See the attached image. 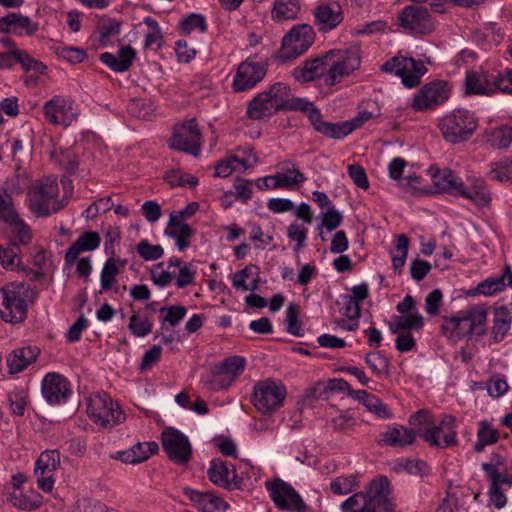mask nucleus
<instances>
[{"instance_id": "1", "label": "nucleus", "mask_w": 512, "mask_h": 512, "mask_svg": "<svg viewBox=\"0 0 512 512\" xmlns=\"http://www.w3.org/2000/svg\"><path fill=\"white\" fill-rule=\"evenodd\" d=\"M436 187L447 191L453 195L461 196L470 200L480 207L489 206L491 203V192L488 189L486 181L478 176L469 175L466 183L449 169L440 170L435 166H431L426 170Z\"/></svg>"}, {"instance_id": "2", "label": "nucleus", "mask_w": 512, "mask_h": 512, "mask_svg": "<svg viewBox=\"0 0 512 512\" xmlns=\"http://www.w3.org/2000/svg\"><path fill=\"white\" fill-rule=\"evenodd\" d=\"M36 286L14 281L0 288V317L9 324H22L38 298Z\"/></svg>"}, {"instance_id": "3", "label": "nucleus", "mask_w": 512, "mask_h": 512, "mask_svg": "<svg viewBox=\"0 0 512 512\" xmlns=\"http://www.w3.org/2000/svg\"><path fill=\"white\" fill-rule=\"evenodd\" d=\"M389 480L381 476L369 484L365 491L354 493L341 505L343 512H394L389 499Z\"/></svg>"}, {"instance_id": "4", "label": "nucleus", "mask_w": 512, "mask_h": 512, "mask_svg": "<svg viewBox=\"0 0 512 512\" xmlns=\"http://www.w3.org/2000/svg\"><path fill=\"white\" fill-rule=\"evenodd\" d=\"M418 437L436 449L456 446L458 437L455 418L443 415L439 421H435L427 410H418Z\"/></svg>"}, {"instance_id": "5", "label": "nucleus", "mask_w": 512, "mask_h": 512, "mask_svg": "<svg viewBox=\"0 0 512 512\" xmlns=\"http://www.w3.org/2000/svg\"><path fill=\"white\" fill-rule=\"evenodd\" d=\"M487 310L484 306H474L467 310L459 311L455 316L444 318L442 323L443 333L452 341L465 336L483 335Z\"/></svg>"}, {"instance_id": "6", "label": "nucleus", "mask_w": 512, "mask_h": 512, "mask_svg": "<svg viewBox=\"0 0 512 512\" xmlns=\"http://www.w3.org/2000/svg\"><path fill=\"white\" fill-rule=\"evenodd\" d=\"M58 194L59 187L56 179L48 177L36 182L28 191L30 210L37 217H47L61 211L68 200L56 199Z\"/></svg>"}, {"instance_id": "7", "label": "nucleus", "mask_w": 512, "mask_h": 512, "mask_svg": "<svg viewBox=\"0 0 512 512\" xmlns=\"http://www.w3.org/2000/svg\"><path fill=\"white\" fill-rule=\"evenodd\" d=\"M439 128L446 141L454 144L465 142L474 134L477 118L466 109H455L440 119Z\"/></svg>"}, {"instance_id": "8", "label": "nucleus", "mask_w": 512, "mask_h": 512, "mask_svg": "<svg viewBox=\"0 0 512 512\" xmlns=\"http://www.w3.org/2000/svg\"><path fill=\"white\" fill-rule=\"evenodd\" d=\"M87 414L93 423L105 429H112L126 419L119 404L105 392L95 393L88 398Z\"/></svg>"}, {"instance_id": "9", "label": "nucleus", "mask_w": 512, "mask_h": 512, "mask_svg": "<svg viewBox=\"0 0 512 512\" xmlns=\"http://www.w3.org/2000/svg\"><path fill=\"white\" fill-rule=\"evenodd\" d=\"M327 75L325 84L333 86L360 66L357 49H333L326 53Z\"/></svg>"}, {"instance_id": "10", "label": "nucleus", "mask_w": 512, "mask_h": 512, "mask_svg": "<svg viewBox=\"0 0 512 512\" xmlns=\"http://www.w3.org/2000/svg\"><path fill=\"white\" fill-rule=\"evenodd\" d=\"M287 395L284 384L273 379L257 382L253 388L252 403L263 414H270L283 405Z\"/></svg>"}, {"instance_id": "11", "label": "nucleus", "mask_w": 512, "mask_h": 512, "mask_svg": "<svg viewBox=\"0 0 512 512\" xmlns=\"http://www.w3.org/2000/svg\"><path fill=\"white\" fill-rule=\"evenodd\" d=\"M285 91V84L277 82L268 90L258 93L248 104L247 116L252 120H261L281 111Z\"/></svg>"}, {"instance_id": "12", "label": "nucleus", "mask_w": 512, "mask_h": 512, "mask_svg": "<svg viewBox=\"0 0 512 512\" xmlns=\"http://www.w3.org/2000/svg\"><path fill=\"white\" fill-rule=\"evenodd\" d=\"M315 32L308 24L294 26L282 40L280 57L284 60L294 59L303 53L313 44Z\"/></svg>"}, {"instance_id": "13", "label": "nucleus", "mask_w": 512, "mask_h": 512, "mask_svg": "<svg viewBox=\"0 0 512 512\" xmlns=\"http://www.w3.org/2000/svg\"><path fill=\"white\" fill-rule=\"evenodd\" d=\"M169 147L193 156H198L201 150V133L195 119L174 126L169 139Z\"/></svg>"}, {"instance_id": "14", "label": "nucleus", "mask_w": 512, "mask_h": 512, "mask_svg": "<svg viewBox=\"0 0 512 512\" xmlns=\"http://www.w3.org/2000/svg\"><path fill=\"white\" fill-rule=\"evenodd\" d=\"M268 63L255 58L242 61L235 72L232 88L235 92H245L254 88L266 76Z\"/></svg>"}, {"instance_id": "15", "label": "nucleus", "mask_w": 512, "mask_h": 512, "mask_svg": "<svg viewBox=\"0 0 512 512\" xmlns=\"http://www.w3.org/2000/svg\"><path fill=\"white\" fill-rule=\"evenodd\" d=\"M266 488L278 509L293 512H305L307 510L301 496L287 482L276 479L272 482H266Z\"/></svg>"}, {"instance_id": "16", "label": "nucleus", "mask_w": 512, "mask_h": 512, "mask_svg": "<svg viewBox=\"0 0 512 512\" xmlns=\"http://www.w3.org/2000/svg\"><path fill=\"white\" fill-rule=\"evenodd\" d=\"M161 443L168 458L177 464H186L190 461L192 448L189 439L179 430L166 427L161 433Z\"/></svg>"}, {"instance_id": "17", "label": "nucleus", "mask_w": 512, "mask_h": 512, "mask_svg": "<svg viewBox=\"0 0 512 512\" xmlns=\"http://www.w3.org/2000/svg\"><path fill=\"white\" fill-rule=\"evenodd\" d=\"M245 366L246 360L241 356L226 358L223 363L211 373L209 380L206 382L207 387L214 391L228 388L244 371Z\"/></svg>"}, {"instance_id": "18", "label": "nucleus", "mask_w": 512, "mask_h": 512, "mask_svg": "<svg viewBox=\"0 0 512 512\" xmlns=\"http://www.w3.org/2000/svg\"><path fill=\"white\" fill-rule=\"evenodd\" d=\"M285 93L283 95V103L281 111H301L307 114L313 128L328 137L330 122L322 119L320 110L312 103L303 98H290V87L285 84Z\"/></svg>"}, {"instance_id": "19", "label": "nucleus", "mask_w": 512, "mask_h": 512, "mask_svg": "<svg viewBox=\"0 0 512 512\" xmlns=\"http://www.w3.org/2000/svg\"><path fill=\"white\" fill-rule=\"evenodd\" d=\"M495 71L484 68L466 72L463 84L464 94L478 96H492L497 93Z\"/></svg>"}, {"instance_id": "20", "label": "nucleus", "mask_w": 512, "mask_h": 512, "mask_svg": "<svg viewBox=\"0 0 512 512\" xmlns=\"http://www.w3.org/2000/svg\"><path fill=\"white\" fill-rule=\"evenodd\" d=\"M45 119L53 125L69 126L78 116L75 102L62 96H54L43 106Z\"/></svg>"}, {"instance_id": "21", "label": "nucleus", "mask_w": 512, "mask_h": 512, "mask_svg": "<svg viewBox=\"0 0 512 512\" xmlns=\"http://www.w3.org/2000/svg\"><path fill=\"white\" fill-rule=\"evenodd\" d=\"M451 90L444 80H434L418 90V111H431L443 105L450 97Z\"/></svg>"}, {"instance_id": "22", "label": "nucleus", "mask_w": 512, "mask_h": 512, "mask_svg": "<svg viewBox=\"0 0 512 512\" xmlns=\"http://www.w3.org/2000/svg\"><path fill=\"white\" fill-rule=\"evenodd\" d=\"M207 476L213 484L226 490L240 489L242 486V479L237 475L235 466L220 458L210 462Z\"/></svg>"}, {"instance_id": "23", "label": "nucleus", "mask_w": 512, "mask_h": 512, "mask_svg": "<svg viewBox=\"0 0 512 512\" xmlns=\"http://www.w3.org/2000/svg\"><path fill=\"white\" fill-rule=\"evenodd\" d=\"M60 464V456L56 450L42 452L35 463L34 473L38 487L44 492H50L54 485L53 472Z\"/></svg>"}, {"instance_id": "24", "label": "nucleus", "mask_w": 512, "mask_h": 512, "mask_svg": "<svg viewBox=\"0 0 512 512\" xmlns=\"http://www.w3.org/2000/svg\"><path fill=\"white\" fill-rule=\"evenodd\" d=\"M381 69L400 77L406 88L416 87V60L414 58L396 55L388 59Z\"/></svg>"}, {"instance_id": "25", "label": "nucleus", "mask_w": 512, "mask_h": 512, "mask_svg": "<svg viewBox=\"0 0 512 512\" xmlns=\"http://www.w3.org/2000/svg\"><path fill=\"white\" fill-rule=\"evenodd\" d=\"M415 307V299L411 295H406L404 299L396 306L399 315H394L388 321V327L391 333L412 331L416 328V313L412 310Z\"/></svg>"}, {"instance_id": "26", "label": "nucleus", "mask_w": 512, "mask_h": 512, "mask_svg": "<svg viewBox=\"0 0 512 512\" xmlns=\"http://www.w3.org/2000/svg\"><path fill=\"white\" fill-rule=\"evenodd\" d=\"M70 393L67 379L58 373H48L42 381V394L49 404L65 401Z\"/></svg>"}, {"instance_id": "27", "label": "nucleus", "mask_w": 512, "mask_h": 512, "mask_svg": "<svg viewBox=\"0 0 512 512\" xmlns=\"http://www.w3.org/2000/svg\"><path fill=\"white\" fill-rule=\"evenodd\" d=\"M314 23L321 32H328L336 28L343 21L342 7L337 2L323 3L313 12Z\"/></svg>"}, {"instance_id": "28", "label": "nucleus", "mask_w": 512, "mask_h": 512, "mask_svg": "<svg viewBox=\"0 0 512 512\" xmlns=\"http://www.w3.org/2000/svg\"><path fill=\"white\" fill-rule=\"evenodd\" d=\"M415 439L414 429L403 425H394L379 434L377 443L381 447L403 448L414 443Z\"/></svg>"}, {"instance_id": "29", "label": "nucleus", "mask_w": 512, "mask_h": 512, "mask_svg": "<svg viewBox=\"0 0 512 512\" xmlns=\"http://www.w3.org/2000/svg\"><path fill=\"white\" fill-rule=\"evenodd\" d=\"M38 28V23L20 13L12 12L0 18V33L31 36L38 31Z\"/></svg>"}, {"instance_id": "30", "label": "nucleus", "mask_w": 512, "mask_h": 512, "mask_svg": "<svg viewBox=\"0 0 512 512\" xmlns=\"http://www.w3.org/2000/svg\"><path fill=\"white\" fill-rule=\"evenodd\" d=\"M184 494L201 512L225 511L229 508L227 502L208 491L184 488Z\"/></svg>"}, {"instance_id": "31", "label": "nucleus", "mask_w": 512, "mask_h": 512, "mask_svg": "<svg viewBox=\"0 0 512 512\" xmlns=\"http://www.w3.org/2000/svg\"><path fill=\"white\" fill-rule=\"evenodd\" d=\"M101 236L96 231L83 232L66 251L65 262L68 266L73 265L81 252L93 251L99 247Z\"/></svg>"}, {"instance_id": "32", "label": "nucleus", "mask_w": 512, "mask_h": 512, "mask_svg": "<svg viewBox=\"0 0 512 512\" xmlns=\"http://www.w3.org/2000/svg\"><path fill=\"white\" fill-rule=\"evenodd\" d=\"M375 113L361 110L357 115L349 121L331 123L329 126L328 137L334 139H341L352 133L354 130L363 126L367 121L374 118Z\"/></svg>"}, {"instance_id": "33", "label": "nucleus", "mask_w": 512, "mask_h": 512, "mask_svg": "<svg viewBox=\"0 0 512 512\" xmlns=\"http://www.w3.org/2000/svg\"><path fill=\"white\" fill-rule=\"evenodd\" d=\"M406 165L407 162L403 158H394L388 166L389 176L398 182V185L403 192L410 196H414L416 194V175L409 174L403 177L402 175Z\"/></svg>"}, {"instance_id": "34", "label": "nucleus", "mask_w": 512, "mask_h": 512, "mask_svg": "<svg viewBox=\"0 0 512 512\" xmlns=\"http://www.w3.org/2000/svg\"><path fill=\"white\" fill-rule=\"evenodd\" d=\"M39 353L40 350L36 346L15 349L7 358L9 373L16 374L26 369L36 360Z\"/></svg>"}, {"instance_id": "35", "label": "nucleus", "mask_w": 512, "mask_h": 512, "mask_svg": "<svg viewBox=\"0 0 512 512\" xmlns=\"http://www.w3.org/2000/svg\"><path fill=\"white\" fill-rule=\"evenodd\" d=\"M327 75L326 53L322 57L307 60L302 67L294 70V77L300 82H309L316 80L323 75Z\"/></svg>"}, {"instance_id": "36", "label": "nucleus", "mask_w": 512, "mask_h": 512, "mask_svg": "<svg viewBox=\"0 0 512 512\" xmlns=\"http://www.w3.org/2000/svg\"><path fill=\"white\" fill-rule=\"evenodd\" d=\"M135 58V51L130 46L122 47L117 55L109 52L100 55V61L115 72L127 71Z\"/></svg>"}, {"instance_id": "37", "label": "nucleus", "mask_w": 512, "mask_h": 512, "mask_svg": "<svg viewBox=\"0 0 512 512\" xmlns=\"http://www.w3.org/2000/svg\"><path fill=\"white\" fill-rule=\"evenodd\" d=\"M279 171L276 175V184L281 188L290 189L306 181V177L299 171L292 162L285 161L278 165Z\"/></svg>"}, {"instance_id": "38", "label": "nucleus", "mask_w": 512, "mask_h": 512, "mask_svg": "<svg viewBox=\"0 0 512 512\" xmlns=\"http://www.w3.org/2000/svg\"><path fill=\"white\" fill-rule=\"evenodd\" d=\"M5 223L8 225L10 242H16L17 245H28L32 240L30 227L19 217L16 212L14 215H7Z\"/></svg>"}, {"instance_id": "39", "label": "nucleus", "mask_w": 512, "mask_h": 512, "mask_svg": "<svg viewBox=\"0 0 512 512\" xmlns=\"http://www.w3.org/2000/svg\"><path fill=\"white\" fill-rule=\"evenodd\" d=\"M326 426L332 428L335 432H347L356 425L355 417L349 410L339 411L330 407L326 412Z\"/></svg>"}, {"instance_id": "40", "label": "nucleus", "mask_w": 512, "mask_h": 512, "mask_svg": "<svg viewBox=\"0 0 512 512\" xmlns=\"http://www.w3.org/2000/svg\"><path fill=\"white\" fill-rule=\"evenodd\" d=\"M7 501L13 507L24 511L36 510L42 505V497L35 490L13 491L9 494Z\"/></svg>"}, {"instance_id": "41", "label": "nucleus", "mask_w": 512, "mask_h": 512, "mask_svg": "<svg viewBox=\"0 0 512 512\" xmlns=\"http://www.w3.org/2000/svg\"><path fill=\"white\" fill-rule=\"evenodd\" d=\"M301 11L300 0H276L272 10V18L277 22L294 20Z\"/></svg>"}, {"instance_id": "42", "label": "nucleus", "mask_w": 512, "mask_h": 512, "mask_svg": "<svg viewBox=\"0 0 512 512\" xmlns=\"http://www.w3.org/2000/svg\"><path fill=\"white\" fill-rule=\"evenodd\" d=\"M21 250L16 242H10L7 246L0 245V264L9 271H18L21 266Z\"/></svg>"}, {"instance_id": "43", "label": "nucleus", "mask_w": 512, "mask_h": 512, "mask_svg": "<svg viewBox=\"0 0 512 512\" xmlns=\"http://www.w3.org/2000/svg\"><path fill=\"white\" fill-rule=\"evenodd\" d=\"M487 143L496 149H507L512 143V126L502 125L487 131Z\"/></svg>"}, {"instance_id": "44", "label": "nucleus", "mask_w": 512, "mask_h": 512, "mask_svg": "<svg viewBox=\"0 0 512 512\" xmlns=\"http://www.w3.org/2000/svg\"><path fill=\"white\" fill-rule=\"evenodd\" d=\"M511 326V316L505 307H499L495 311L491 337L494 342H501Z\"/></svg>"}, {"instance_id": "45", "label": "nucleus", "mask_w": 512, "mask_h": 512, "mask_svg": "<svg viewBox=\"0 0 512 512\" xmlns=\"http://www.w3.org/2000/svg\"><path fill=\"white\" fill-rule=\"evenodd\" d=\"M478 426L477 441L474 444V450L481 452L486 446L492 445L498 441L499 432L486 420L480 421Z\"/></svg>"}, {"instance_id": "46", "label": "nucleus", "mask_w": 512, "mask_h": 512, "mask_svg": "<svg viewBox=\"0 0 512 512\" xmlns=\"http://www.w3.org/2000/svg\"><path fill=\"white\" fill-rule=\"evenodd\" d=\"M488 177L500 183L512 182V158L490 163Z\"/></svg>"}, {"instance_id": "47", "label": "nucleus", "mask_w": 512, "mask_h": 512, "mask_svg": "<svg viewBox=\"0 0 512 512\" xmlns=\"http://www.w3.org/2000/svg\"><path fill=\"white\" fill-rule=\"evenodd\" d=\"M164 233L176 241V246L181 251L190 246V239L193 236V230L189 225L166 227Z\"/></svg>"}, {"instance_id": "48", "label": "nucleus", "mask_w": 512, "mask_h": 512, "mask_svg": "<svg viewBox=\"0 0 512 512\" xmlns=\"http://www.w3.org/2000/svg\"><path fill=\"white\" fill-rule=\"evenodd\" d=\"M505 286V277H488L476 286L475 293L486 297L493 296L503 291Z\"/></svg>"}, {"instance_id": "49", "label": "nucleus", "mask_w": 512, "mask_h": 512, "mask_svg": "<svg viewBox=\"0 0 512 512\" xmlns=\"http://www.w3.org/2000/svg\"><path fill=\"white\" fill-rule=\"evenodd\" d=\"M28 392L24 388H16L8 394L11 413L23 416L27 407Z\"/></svg>"}, {"instance_id": "50", "label": "nucleus", "mask_w": 512, "mask_h": 512, "mask_svg": "<svg viewBox=\"0 0 512 512\" xmlns=\"http://www.w3.org/2000/svg\"><path fill=\"white\" fill-rule=\"evenodd\" d=\"M408 244H409V240H408L407 236H405V235L398 236L397 244H396L394 250H392V252H391L393 268L395 271L400 272L405 264V260H406L407 253H408Z\"/></svg>"}, {"instance_id": "51", "label": "nucleus", "mask_w": 512, "mask_h": 512, "mask_svg": "<svg viewBox=\"0 0 512 512\" xmlns=\"http://www.w3.org/2000/svg\"><path fill=\"white\" fill-rule=\"evenodd\" d=\"M285 322L288 333L297 337L303 336L302 323L299 320V307L295 303H290L287 307Z\"/></svg>"}, {"instance_id": "52", "label": "nucleus", "mask_w": 512, "mask_h": 512, "mask_svg": "<svg viewBox=\"0 0 512 512\" xmlns=\"http://www.w3.org/2000/svg\"><path fill=\"white\" fill-rule=\"evenodd\" d=\"M359 486L354 475L339 476L330 483V489L334 494L346 495Z\"/></svg>"}, {"instance_id": "53", "label": "nucleus", "mask_w": 512, "mask_h": 512, "mask_svg": "<svg viewBox=\"0 0 512 512\" xmlns=\"http://www.w3.org/2000/svg\"><path fill=\"white\" fill-rule=\"evenodd\" d=\"M136 252L145 261H154L161 258L164 250L161 245H153L148 240L142 239L136 245Z\"/></svg>"}, {"instance_id": "54", "label": "nucleus", "mask_w": 512, "mask_h": 512, "mask_svg": "<svg viewBox=\"0 0 512 512\" xmlns=\"http://www.w3.org/2000/svg\"><path fill=\"white\" fill-rule=\"evenodd\" d=\"M160 313L163 314L161 317V323L163 325L167 323L175 327L185 317L187 309L182 305H173L170 307H162Z\"/></svg>"}, {"instance_id": "55", "label": "nucleus", "mask_w": 512, "mask_h": 512, "mask_svg": "<svg viewBox=\"0 0 512 512\" xmlns=\"http://www.w3.org/2000/svg\"><path fill=\"white\" fill-rule=\"evenodd\" d=\"M53 52L72 64L81 63L87 56L86 51L78 47L53 46Z\"/></svg>"}, {"instance_id": "56", "label": "nucleus", "mask_w": 512, "mask_h": 512, "mask_svg": "<svg viewBox=\"0 0 512 512\" xmlns=\"http://www.w3.org/2000/svg\"><path fill=\"white\" fill-rule=\"evenodd\" d=\"M153 323L146 317L133 314L129 319L128 328L136 337H145L152 331Z\"/></svg>"}, {"instance_id": "57", "label": "nucleus", "mask_w": 512, "mask_h": 512, "mask_svg": "<svg viewBox=\"0 0 512 512\" xmlns=\"http://www.w3.org/2000/svg\"><path fill=\"white\" fill-rule=\"evenodd\" d=\"M119 273V268L117 266V261L114 258H109L101 271V287L104 290L111 289L113 283L115 282V277Z\"/></svg>"}, {"instance_id": "58", "label": "nucleus", "mask_w": 512, "mask_h": 512, "mask_svg": "<svg viewBox=\"0 0 512 512\" xmlns=\"http://www.w3.org/2000/svg\"><path fill=\"white\" fill-rule=\"evenodd\" d=\"M144 24L148 27V32L145 35L146 47H160L162 43V33L158 23L151 17L144 19Z\"/></svg>"}, {"instance_id": "59", "label": "nucleus", "mask_w": 512, "mask_h": 512, "mask_svg": "<svg viewBox=\"0 0 512 512\" xmlns=\"http://www.w3.org/2000/svg\"><path fill=\"white\" fill-rule=\"evenodd\" d=\"M181 28L187 34L191 33L193 30H199L201 33H204L207 31L208 26L203 15L191 13L182 20Z\"/></svg>"}, {"instance_id": "60", "label": "nucleus", "mask_w": 512, "mask_h": 512, "mask_svg": "<svg viewBox=\"0 0 512 512\" xmlns=\"http://www.w3.org/2000/svg\"><path fill=\"white\" fill-rule=\"evenodd\" d=\"M398 25L407 33L413 34L416 29V6L409 5L398 17Z\"/></svg>"}, {"instance_id": "61", "label": "nucleus", "mask_w": 512, "mask_h": 512, "mask_svg": "<svg viewBox=\"0 0 512 512\" xmlns=\"http://www.w3.org/2000/svg\"><path fill=\"white\" fill-rule=\"evenodd\" d=\"M443 301V294L439 289H434L425 298L424 309L429 316H436L439 314L440 307Z\"/></svg>"}, {"instance_id": "62", "label": "nucleus", "mask_w": 512, "mask_h": 512, "mask_svg": "<svg viewBox=\"0 0 512 512\" xmlns=\"http://www.w3.org/2000/svg\"><path fill=\"white\" fill-rule=\"evenodd\" d=\"M364 405L369 411L375 413L380 418H389L392 415L388 407L373 394H370L368 398L365 399Z\"/></svg>"}, {"instance_id": "63", "label": "nucleus", "mask_w": 512, "mask_h": 512, "mask_svg": "<svg viewBox=\"0 0 512 512\" xmlns=\"http://www.w3.org/2000/svg\"><path fill=\"white\" fill-rule=\"evenodd\" d=\"M497 93L512 94V69H506L503 72L495 71Z\"/></svg>"}, {"instance_id": "64", "label": "nucleus", "mask_w": 512, "mask_h": 512, "mask_svg": "<svg viewBox=\"0 0 512 512\" xmlns=\"http://www.w3.org/2000/svg\"><path fill=\"white\" fill-rule=\"evenodd\" d=\"M74 512H109L107 507L98 502L89 499H82L77 501Z\"/></svg>"}]
</instances>
